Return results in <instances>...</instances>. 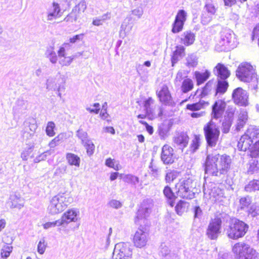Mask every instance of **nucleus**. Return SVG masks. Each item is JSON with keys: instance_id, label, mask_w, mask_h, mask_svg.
Returning <instances> with one entry per match:
<instances>
[{"instance_id": "nucleus-24", "label": "nucleus", "mask_w": 259, "mask_h": 259, "mask_svg": "<svg viewBox=\"0 0 259 259\" xmlns=\"http://www.w3.org/2000/svg\"><path fill=\"white\" fill-rule=\"evenodd\" d=\"M206 13L202 15L201 20L204 23H207L211 20L212 15H214L216 12V9L214 5L211 3H207L205 5Z\"/></svg>"}, {"instance_id": "nucleus-22", "label": "nucleus", "mask_w": 259, "mask_h": 259, "mask_svg": "<svg viewBox=\"0 0 259 259\" xmlns=\"http://www.w3.org/2000/svg\"><path fill=\"white\" fill-rule=\"evenodd\" d=\"M151 211V207L149 205L145 203L142 204L137 212V215L135 218V222L139 223L140 220L145 219L149 216Z\"/></svg>"}, {"instance_id": "nucleus-23", "label": "nucleus", "mask_w": 259, "mask_h": 259, "mask_svg": "<svg viewBox=\"0 0 259 259\" xmlns=\"http://www.w3.org/2000/svg\"><path fill=\"white\" fill-rule=\"evenodd\" d=\"M195 40V34L190 31L183 32L180 38L181 44L186 47L193 45Z\"/></svg>"}, {"instance_id": "nucleus-63", "label": "nucleus", "mask_w": 259, "mask_h": 259, "mask_svg": "<svg viewBox=\"0 0 259 259\" xmlns=\"http://www.w3.org/2000/svg\"><path fill=\"white\" fill-rule=\"evenodd\" d=\"M194 218H196L202 213V210L199 206H196L194 208Z\"/></svg>"}, {"instance_id": "nucleus-43", "label": "nucleus", "mask_w": 259, "mask_h": 259, "mask_svg": "<svg viewBox=\"0 0 259 259\" xmlns=\"http://www.w3.org/2000/svg\"><path fill=\"white\" fill-rule=\"evenodd\" d=\"M12 251L11 243H4L2 247L1 255L3 258H7Z\"/></svg>"}, {"instance_id": "nucleus-62", "label": "nucleus", "mask_w": 259, "mask_h": 259, "mask_svg": "<svg viewBox=\"0 0 259 259\" xmlns=\"http://www.w3.org/2000/svg\"><path fill=\"white\" fill-rule=\"evenodd\" d=\"M230 124L229 123L224 122L223 123L222 132L223 133H228L230 129Z\"/></svg>"}, {"instance_id": "nucleus-32", "label": "nucleus", "mask_w": 259, "mask_h": 259, "mask_svg": "<svg viewBox=\"0 0 259 259\" xmlns=\"http://www.w3.org/2000/svg\"><path fill=\"white\" fill-rule=\"evenodd\" d=\"M248 119V113L245 111H241L238 116L236 127L240 130L246 124Z\"/></svg>"}, {"instance_id": "nucleus-44", "label": "nucleus", "mask_w": 259, "mask_h": 259, "mask_svg": "<svg viewBox=\"0 0 259 259\" xmlns=\"http://www.w3.org/2000/svg\"><path fill=\"white\" fill-rule=\"evenodd\" d=\"M179 172L176 170H170L167 172L165 176V181L167 183H171L177 179Z\"/></svg>"}, {"instance_id": "nucleus-34", "label": "nucleus", "mask_w": 259, "mask_h": 259, "mask_svg": "<svg viewBox=\"0 0 259 259\" xmlns=\"http://www.w3.org/2000/svg\"><path fill=\"white\" fill-rule=\"evenodd\" d=\"M202 143V137L200 135H194L190 146L192 152H196L200 147Z\"/></svg>"}, {"instance_id": "nucleus-52", "label": "nucleus", "mask_w": 259, "mask_h": 259, "mask_svg": "<svg viewBox=\"0 0 259 259\" xmlns=\"http://www.w3.org/2000/svg\"><path fill=\"white\" fill-rule=\"evenodd\" d=\"M46 159V155L44 153H39L36 151V154H35L33 158V162L34 163H38L41 161L45 160Z\"/></svg>"}, {"instance_id": "nucleus-54", "label": "nucleus", "mask_w": 259, "mask_h": 259, "mask_svg": "<svg viewBox=\"0 0 259 259\" xmlns=\"http://www.w3.org/2000/svg\"><path fill=\"white\" fill-rule=\"evenodd\" d=\"M94 108H92L90 107H87L86 109L90 113H94L95 114H98L100 109V105L99 103H96L93 105Z\"/></svg>"}, {"instance_id": "nucleus-37", "label": "nucleus", "mask_w": 259, "mask_h": 259, "mask_svg": "<svg viewBox=\"0 0 259 259\" xmlns=\"http://www.w3.org/2000/svg\"><path fill=\"white\" fill-rule=\"evenodd\" d=\"M212 89V83L210 81H208L205 85L201 88V92L199 94V98L200 99L205 98L210 95Z\"/></svg>"}, {"instance_id": "nucleus-6", "label": "nucleus", "mask_w": 259, "mask_h": 259, "mask_svg": "<svg viewBox=\"0 0 259 259\" xmlns=\"http://www.w3.org/2000/svg\"><path fill=\"white\" fill-rule=\"evenodd\" d=\"M73 201V198L69 194L60 193L52 198L48 209L51 213H59L66 209Z\"/></svg>"}, {"instance_id": "nucleus-17", "label": "nucleus", "mask_w": 259, "mask_h": 259, "mask_svg": "<svg viewBox=\"0 0 259 259\" xmlns=\"http://www.w3.org/2000/svg\"><path fill=\"white\" fill-rule=\"evenodd\" d=\"M186 16L187 13L184 10H181L178 12L172 24V33H178L183 30L184 23L186 20Z\"/></svg>"}, {"instance_id": "nucleus-19", "label": "nucleus", "mask_w": 259, "mask_h": 259, "mask_svg": "<svg viewBox=\"0 0 259 259\" xmlns=\"http://www.w3.org/2000/svg\"><path fill=\"white\" fill-rule=\"evenodd\" d=\"M161 158L164 163L171 164L174 161L173 149L168 145H164L162 148Z\"/></svg>"}, {"instance_id": "nucleus-28", "label": "nucleus", "mask_w": 259, "mask_h": 259, "mask_svg": "<svg viewBox=\"0 0 259 259\" xmlns=\"http://www.w3.org/2000/svg\"><path fill=\"white\" fill-rule=\"evenodd\" d=\"M197 85L203 84L210 76V72L208 70H205L203 72L196 71L194 73Z\"/></svg>"}, {"instance_id": "nucleus-40", "label": "nucleus", "mask_w": 259, "mask_h": 259, "mask_svg": "<svg viewBox=\"0 0 259 259\" xmlns=\"http://www.w3.org/2000/svg\"><path fill=\"white\" fill-rule=\"evenodd\" d=\"M36 154V150H34L33 148L30 147L27 150H24L21 155V158L24 160H27L28 159H32L33 160L34 156Z\"/></svg>"}, {"instance_id": "nucleus-1", "label": "nucleus", "mask_w": 259, "mask_h": 259, "mask_svg": "<svg viewBox=\"0 0 259 259\" xmlns=\"http://www.w3.org/2000/svg\"><path fill=\"white\" fill-rule=\"evenodd\" d=\"M231 157L226 154H208L203 164L205 173L214 177L226 175L231 168Z\"/></svg>"}, {"instance_id": "nucleus-31", "label": "nucleus", "mask_w": 259, "mask_h": 259, "mask_svg": "<svg viewBox=\"0 0 259 259\" xmlns=\"http://www.w3.org/2000/svg\"><path fill=\"white\" fill-rule=\"evenodd\" d=\"M155 102V100L150 97L145 100L143 102L145 111L153 116L155 115L154 108H153Z\"/></svg>"}, {"instance_id": "nucleus-45", "label": "nucleus", "mask_w": 259, "mask_h": 259, "mask_svg": "<svg viewBox=\"0 0 259 259\" xmlns=\"http://www.w3.org/2000/svg\"><path fill=\"white\" fill-rule=\"evenodd\" d=\"M11 207L13 208H20L23 206L22 199L16 196L11 197Z\"/></svg>"}, {"instance_id": "nucleus-60", "label": "nucleus", "mask_w": 259, "mask_h": 259, "mask_svg": "<svg viewBox=\"0 0 259 259\" xmlns=\"http://www.w3.org/2000/svg\"><path fill=\"white\" fill-rule=\"evenodd\" d=\"M110 206L114 208L117 209L121 206V203L120 201L116 200H112L109 202Z\"/></svg>"}, {"instance_id": "nucleus-53", "label": "nucleus", "mask_w": 259, "mask_h": 259, "mask_svg": "<svg viewBox=\"0 0 259 259\" xmlns=\"http://www.w3.org/2000/svg\"><path fill=\"white\" fill-rule=\"evenodd\" d=\"M56 226H62V224H61L60 220H57L54 222H47L43 225L44 228L46 229L51 228V227H54Z\"/></svg>"}, {"instance_id": "nucleus-33", "label": "nucleus", "mask_w": 259, "mask_h": 259, "mask_svg": "<svg viewBox=\"0 0 259 259\" xmlns=\"http://www.w3.org/2000/svg\"><path fill=\"white\" fill-rule=\"evenodd\" d=\"M194 82L190 78H185L181 84V90L183 93H187L192 91L194 88Z\"/></svg>"}, {"instance_id": "nucleus-18", "label": "nucleus", "mask_w": 259, "mask_h": 259, "mask_svg": "<svg viewBox=\"0 0 259 259\" xmlns=\"http://www.w3.org/2000/svg\"><path fill=\"white\" fill-rule=\"evenodd\" d=\"M213 72L218 79H227L231 75V72L224 64L218 63L213 68Z\"/></svg>"}, {"instance_id": "nucleus-55", "label": "nucleus", "mask_w": 259, "mask_h": 259, "mask_svg": "<svg viewBox=\"0 0 259 259\" xmlns=\"http://www.w3.org/2000/svg\"><path fill=\"white\" fill-rule=\"evenodd\" d=\"M83 33L76 34L72 36V37L70 38L69 39V41L71 44L75 43L78 41L82 40L83 39Z\"/></svg>"}, {"instance_id": "nucleus-26", "label": "nucleus", "mask_w": 259, "mask_h": 259, "mask_svg": "<svg viewBox=\"0 0 259 259\" xmlns=\"http://www.w3.org/2000/svg\"><path fill=\"white\" fill-rule=\"evenodd\" d=\"M163 193L164 196L166 198L167 203L169 206L171 207H174L177 196L171 188L168 186H166L163 190Z\"/></svg>"}, {"instance_id": "nucleus-41", "label": "nucleus", "mask_w": 259, "mask_h": 259, "mask_svg": "<svg viewBox=\"0 0 259 259\" xmlns=\"http://www.w3.org/2000/svg\"><path fill=\"white\" fill-rule=\"evenodd\" d=\"M246 191L251 192L255 191H259V180H252L245 186Z\"/></svg>"}, {"instance_id": "nucleus-39", "label": "nucleus", "mask_w": 259, "mask_h": 259, "mask_svg": "<svg viewBox=\"0 0 259 259\" xmlns=\"http://www.w3.org/2000/svg\"><path fill=\"white\" fill-rule=\"evenodd\" d=\"M189 137L184 134H180L175 138L174 142L178 145L186 147L188 143Z\"/></svg>"}, {"instance_id": "nucleus-42", "label": "nucleus", "mask_w": 259, "mask_h": 259, "mask_svg": "<svg viewBox=\"0 0 259 259\" xmlns=\"http://www.w3.org/2000/svg\"><path fill=\"white\" fill-rule=\"evenodd\" d=\"M105 165L115 170H118L121 168L119 161L111 158H108L106 159Z\"/></svg>"}, {"instance_id": "nucleus-14", "label": "nucleus", "mask_w": 259, "mask_h": 259, "mask_svg": "<svg viewBox=\"0 0 259 259\" xmlns=\"http://www.w3.org/2000/svg\"><path fill=\"white\" fill-rule=\"evenodd\" d=\"M132 255V251L126 244L121 243L115 245L113 252L114 259H130Z\"/></svg>"}, {"instance_id": "nucleus-64", "label": "nucleus", "mask_w": 259, "mask_h": 259, "mask_svg": "<svg viewBox=\"0 0 259 259\" xmlns=\"http://www.w3.org/2000/svg\"><path fill=\"white\" fill-rule=\"evenodd\" d=\"M225 5L227 7H232L236 3V0H224Z\"/></svg>"}, {"instance_id": "nucleus-51", "label": "nucleus", "mask_w": 259, "mask_h": 259, "mask_svg": "<svg viewBox=\"0 0 259 259\" xmlns=\"http://www.w3.org/2000/svg\"><path fill=\"white\" fill-rule=\"evenodd\" d=\"M47 247V243L45 242V240L42 239L40 240L37 245V251L40 254H42L46 249Z\"/></svg>"}, {"instance_id": "nucleus-59", "label": "nucleus", "mask_w": 259, "mask_h": 259, "mask_svg": "<svg viewBox=\"0 0 259 259\" xmlns=\"http://www.w3.org/2000/svg\"><path fill=\"white\" fill-rule=\"evenodd\" d=\"M137 117L141 119H145L147 118L149 120H153L154 118V116H153L145 111V114H140L137 115Z\"/></svg>"}, {"instance_id": "nucleus-15", "label": "nucleus", "mask_w": 259, "mask_h": 259, "mask_svg": "<svg viewBox=\"0 0 259 259\" xmlns=\"http://www.w3.org/2000/svg\"><path fill=\"white\" fill-rule=\"evenodd\" d=\"M248 98L246 92L241 87H238L233 91L232 99L239 106H247L248 104Z\"/></svg>"}, {"instance_id": "nucleus-35", "label": "nucleus", "mask_w": 259, "mask_h": 259, "mask_svg": "<svg viewBox=\"0 0 259 259\" xmlns=\"http://www.w3.org/2000/svg\"><path fill=\"white\" fill-rule=\"evenodd\" d=\"M66 158L69 165L76 167L80 166V159L77 155L72 153H67L66 154Z\"/></svg>"}, {"instance_id": "nucleus-13", "label": "nucleus", "mask_w": 259, "mask_h": 259, "mask_svg": "<svg viewBox=\"0 0 259 259\" xmlns=\"http://www.w3.org/2000/svg\"><path fill=\"white\" fill-rule=\"evenodd\" d=\"M87 6L84 2H80L76 5L71 12L65 18L67 22L76 21L80 18L86 10Z\"/></svg>"}, {"instance_id": "nucleus-9", "label": "nucleus", "mask_w": 259, "mask_h": 259, "mask_svg": "<svg viewBox=\"0 0 259 259\" xmlns=\"http://www.w3.org/2000/svg\"><path fill=\"white\" fill-rule=\"evenodd\" d=\"M149 223L140 224L139 227L133 235L132 242L135 247L142 248L146 246L149 241Z\"/></svg>"}, {"instance_id": "nucleus-61", "label": "nucleus", "mask_w": 259, "mask_h": 259, "mask_svg": "<svg viewBox=\"0 0 259 259\" xmlns=\"http://www.w3.org/2000/svg\"><path fill=\"white\" fill-rule=\"evenodd\" d=\"M133 15L138 18H140L143 15V10L141 8H137L132 11Z\"/></svg>"}, {"instance_id": "nucleus-10", "label": "nucleus", "mask_w": 259, "mask_h": 259, "mask_svg": "<svg viewBox=\"0 0 259 259\" xmlns=\"http://www.w3.org/2000/svg\"><path fill=\"white\" fill-rule=\"evenodd\" d=\"M209 105L208 101L200 100L197 102L189 103L185 107L186 110L191 112L190 116L193 118H200L203 116L204 112H198L201 110L204 109Z\"/></svg>"}, {"instance_id": "nucleus-38", "label": "nucleus", "mask_w": 259, "mask_h": 259, "mask_svg": "<svg viewBox=\"0 0 259 259\" xmlns=\"http://www.w3.org/2000/svg\"><path fill=\"white\" fill-rule=\"evenodd\" d=\"M65 139V136L63 133H60L55 137L49 143V146L51 148H54L62 143Z\"/></svg>"}, {"instance_id": "nucleus-4", "label": "nucleus", "mask_w": 259, "mask_h": 259, "mask_svg": "<svg viewBox=\"0 0 259 259\" xmlns=\"http://www.w3.org/2000/svg\"><path fill=\"white\" fill-rule=\"evenodd\" d=\"M235 74L237 78L243 82L257 83L258 80L255 67L247 62H242L238 65Z\"/></svg>"}, {"instance_id": "nucleus-47", "label": "nucleus", "mask_w": 259, "mask_h": 259, "mask_svg": "<svg viewBox=\"0 0 259 259\" xmlns=\"http://www.w3.org/2000/svg\"><path fill=\"white\" fill-rule=\"evenodd\" d=\"M55 127V123L52 121H49L47 123L46 129V132L47 136L49 137H53L55 135L54 128Z\"/></svg>"}, {"instance_id": "nucleus-25", "label": "nucleus", "mask_w": 259, "mask_h": 259, "mask_svg": "<svg viewBox=\"0 0 259 259\" xmlns=\"http://www.w3.org/2000/svg\"><path fill=\"white\" fill-rule=\"evenodd\" d=\"M192 181L190 179L186 180H180L179 182L176 185V187L179 186L178 192L183 194L190 191L192 188Z\"/></svg>"}, {"instance_id": "nucleus-29", "label": "nucleus", "mask_w": 259, "mask_h": 259, "mask_svg": "<svg viewBox=\"0 0 259 259\" xmlns=\"http://www.w3.org/2000/svg\"><path fill=\"white\" fill-rule=\"evenodd\" d=\"M185 48L182 46H177L176 50L174 51L171 57V61L172 66L177 63L179 60V58L185 55Z\"/></svg>"}, {"instance_id": "nucleus-30", "label": "nucleus", "mask_w": 259, "mask_h": 259, "mask_svg": "<svg viewBox=\"0 0 259 259\" xmlns=\"http://www.w3.org/2000/svg\"><path fill=\"white\" fill-rule=\"evenodd\" d=\"M229 85V82L226 79H218L215 95L216 96L218 94H224L227 92Z\"/></svg>"}, {"instance_id": "nucleus-8", "label": "nucleus", "mask_w": 259, "mask_h": 259, "mask_svg": "<svg viewBox=\"0 0 259 259\" xmlns=\"http://www.w3.org/2000/svg\"><path fill=\"white\" fill-rule=\"evenodd\" d=\"M203 131L207 145L210 147L216 146L220 136V128L217 124L210 119L204 125Z\"/></svg>"}, {"instance_id": "nucleus-11", "label": "nucleus", "mask_w": 259, "mask_h": 259, "mask_svg": "<svg viewBox=\"0 0 259 259\" xmlns=\"http://www.w3.org/2000/svg\"><path fill=\"white\" fill-rule=\"evenodd\" d=\"M156 96L162 104L169 106L174 103L173 98L168 85L163 84L156 91Z\"/></svg>"}, {"instance_id": "nucleus-50", "label": "nucleus", "mask_w": 259, "mask_h": 259, "mask_svg": "<svg viewBox=\"0 0 259 259\" xmlns=\"http://www.w3.org/2000/svg\"><path fill=\"white\" fill-rule=\"evenodd\" d=\"M84 146L85 147L86 151L89 155L91 156L94 153L95 145L91 141H88L84 145Z\"/></svg>"}, {"instance_id": "nucleus-58", "label": "nucleus", "mask_w": 259, "mask_h": 259, "mask_svg": "<svg viewBox=\"0 0 259 259\" xmlns=\"http://www.w3.org/2000/svg\"><path fill=\"white\" fill-rule=\"evenodd\" d=\"M139 122L145 126L147 131L150 135L153 134L154 130L153 127L151 125H149L147 122L143 120H140Z\"/></svg>"}, {"instance_id": "nucleus-20", "label": "nucleus", "mask_w": 259, "mask_h": 259, "mask_svg": "<svg viewBox=\"0 0 259 259\" xmlns=\"http://www.w3.org/2000/svg\"><path fill=\"white\" fill-rule=\"evenodd\" d=\"M205 197L211 201H216L223 196V190L218 187H214L210 189L204 190Z\"/></svg>"}, {"instance_id": "nucleus-49", "label": "nucleus", "mask_w": 259, "mask_h": 259, "mask_svg": "<svg viewBox=\"0 0 259 259\" xmlns=\"http://www.w3.org/2000/svg\"><path fill=\"white\" fill-rule=\"evenodd\" d=\"M123 181L125 183L134 185L139 182L138 178L132 175H126L123 178Z\"/></svg>"}, {"instance_id": "nucleus-7", "label": "nucleus", "mask_w": 259, "mask_h": 259, "mask_svg": "<svg viewBox=\"0 0 259 259\" xmlns=\"http://www.w3.org/2000/svg\"><path fill=\"white\" fill-rule=\"evenodd\" d=\"M68 43H64L63 46L60 47L57 51L58 56L54 51V48L47 51V57L52 63H56L59 58V63L62 66H68L75 59L76 55L68 56L64 46Z\"/></svg>"}, {"instance_id": "nucleus-36", "label": "nucleus", "mask_w": 259, "mask_h": 259, "mask_svg": "<svg viewBox=\"0 0 259 259\" xmlns=\"http://www.w3.org/2000/svg\"><path fill=\"white\" fill-rule=\"evenodd\" d=\"M189 203L183 200H180L175 206V210L177 214L182 215L187 211L189 207Z\"/></svg>"}, {"instance_id": "nucleus-27", "label": "nucleus", "mask_w": 259, "mask_h": 259, "mask_svg": "<svg viewBox=\"0 0 259 259\" xmlns=\"http://www.w3.org/2000/svg\"><path fill=\"white\" fill-rule=\"evenodd\" d=\"M62 12L59 5L55 2L52 4V9L50 11L47 15L48 20H52L60 17Z\"/></svg>"}, {"instance_id": "nucleus-48", "label": "nucleus", "mask_w": 259, "mask_h": 259, "mask_svg": "<svg viewBox=\"0 0 259 259\" xmlns=\"http://www.w3.org/2000/svg\"><path fill=\"white\" fill-rule=\"evenodd\" d=\"M230 43V41L228 39L223 37L219 40L218 43V46L221 51H225L228 49Z\"/></svg>"}, {"instance_id": "nucleus-16", "label": "nucleus", "mask_w": 259, "mask_h": 259, "mask_svg": "<svg viewBox=\"0 0 259 259\" xmlns=\"http://www.w3.org/2000/svg\"><path fill=\"white\" fill-rule=\"evenodd\" d=\"M227 106V103L224 99L215 100L211 106V115L214 119L222 117L225 112Z\"/></svg>"}, {"instance_id": "nucleus-12", "label": "nucleus", "mask_w": 259, "mask_h": 259, "mask_svg": "<svg viewBox=\"0 0 259 259\" xmlns=\"http://www.w3.org/2000/svg\"><path fill=\"white\" fill-rule=\"evenodd\" d=\"M222 221L221 218L217 216L211 219L206 230V235L211 240L216 239L221 233Z\"/></svg>"}, {"instance_id": "nucleus-57", "label": "nucleus", "mask_w": 259, "mask_h": 259, "mask_svg": "<svg viewBox=\"0 0 259 259\" xmlns=\"http://www.w3.org/2000/svg\"><path fill=\"white\" fill-rule=\"evenodd\" d=\"M256 38H259V23L256 25L253 28L251 35V39L252 40H254Z\"/></svg>"}, {"instance_id": "nucleus-46", "label": "nucleus", "mask_w": 259, "mask_h": 259, "mask_svg": "<svg viewBox=\"0 0 259 259\" xmlns=\"http://www.w3.org/2000/svg\"><path fill=\"white\" fill-rule=\"evenodd\" d=\"M107 104L106 103H105L102 105V108L100 113V117L103 120H105L108 122L110 121L111 119H110V116L109 114L107 112Z\"/></svg>"}, {"instance_id": "nucleus-2", "label": "nucleus", "mask_w": 259, "mask_h": 259, "mask_svg": "<svg viewBox=\"0 0 259 259\" xmlns=\"http://www.w3.org/2000/svg\"><path fill=\"white\" fill-rule=\"evenodd\" d=\"M259 132L254 127L248 128L240 138L237 148L240 151L247 152L252 158L259 157Z\"/></svg>"}, {"instance_id": "nucleus-56", "label": "nucleus", "mask_w": 259, "mask_h": 259, "mask_svg": "<svg viewBox=\"0 0 259 259\" xmlns=\"http://www.w3.org/2000/svg\"><path fill=\"white\" fill-rule=\"evenodd\" d=\"M240 207L241 209L247 208L250 205V202L246 197H242L239 200Z\"/></svg>"}, {"instance_id": "nucleus-3", "label": "nucleus", "mask_w": 259, "mask_h": 259, "mask_svg": "<svg viewBox=\"0 0 259 259\" xmlns=\"http://www.w3.org/2000/svg\"><path fill=\"white\" fill-rule=\"evenodd\" d=\"M249 226L244 221L235 218H231L225 229L227 237L236 240L243 238L247 233Z\"/></svg>"}, {"instance_id": "nucleus-5", "label": "nucleus", "mask_w": 259, "mask_h": 259, "mask_svg": "<svg viewBox=\"0 0 259 259\" xmlns=\"http://www.w3.org/2000/svg\"><path fill=\"white\" fill-rule=\"evenodd\" d=\"M232 251L236 259H259V253L257 250L244 242L235 243Z\"/></svg>"}, {"instance_id": "nucleus-21", "label": "nucleus", "mask_w": 259, "mask_h": 259, "mask_svg": "<svg viewBox=\"0 0 259 259\" xmlns=\"http://www.w3.org/2000/svg\"><path fill=\"white\" fill-rule=\"evenodd\" d=\"M77 212L74 209H69L62 215L60 222L62 225L67 224L77 220Z\"/></svg>"}]
</instances>
